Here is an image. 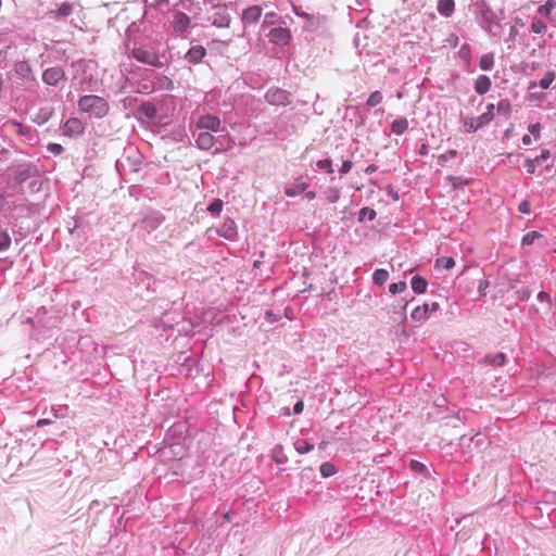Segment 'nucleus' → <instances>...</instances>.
I'll return each instance as SVG.
<instances>
[{
	"mask_svg": "<svg viewBox=\"0 0 556 556\" xmlns=\"http://www.w3.org/2000/svg\"><path fill=\"white\" fill-rule=\"evenodd\" d=\"M78 109L93 118H103L109 114L110 104L100 96L86 94L79 98Z\"/></svg>",
	"mask_w": 556,
	"mask_h": 556,
	"instance_id": "f257e3e1",
	"label": "nucleus"
},
{
	"mask_svg": "<svg viewBox=\"0 0 556 556\" xmlns=\"http://www.w3.org/2000/svg\"><path fill=\"white\" fill-rule=\"evenodd\" d=\"M132 56L141 63L155 66V67H162L163 63L160 60V56L150 50H147L144 48H135L132 50Z\"/></svg>",
	"mask_w": 556,
	"mask_h": 556,
	"instance_id": "f03ea898",
	"label": "nucleus"
},
{
	"mask_svg": "<svg viewBox=\"0 0 556 556\" xmlns=\"http://www.w3.org/2000/svg\"><path fill=\"white\" fill-rule=\"evenodd\" d=\"M265 99L271 105H287L290 103V94L280 88H270L265 93Z\"/></svg>",
	"mask_w": 556,
	"mask_h": 556,
	"instance_id": "7ed1b4c3",
	"label": "nucleus"
},
{
	"mask_svg": "<svg viewBox=\"0 0 556 556\" xmlns=\"http://www.w3.org/2000/svg\"><path fill=\"white\" fill-rule=\"evenodd\" d=\"M220 118L216 115L206 114L201 116L197 122V128L206 131H218L220 129Z\"/></svg>",
	"mask_w": 556,
	"mask_h": 556,
	"instance_id": "20e7f679",
	"label": "nucleus"
},
{
	"mask_svg": "<svg viewBox=\"0 0 556 556\" xmlns=\"http://www.w3.org/2000/svg\"><path fill=\"white\" fill-rule=\"evenodd\" d=\"M85 131V124L78 117L68 118L63 126V135L67 137H77Z\"/></svg>",
	"mask_w": 556,
	"mask_h": 556,
	"instance_id": "39448f33",
	"label": "nucleus"
},
{
	"mask_svg": "<svg viewBox=\"0 0 556 556\" xmlns=\"http://www.w3.org/2000/svg\"><path fill=\"white\" fill-rule=\"evenodd\" d=\"M270 42L278 46H287L291 40V31L288 28H273L268 35Z\"/></svg>",
	"mask_w": 556,
	"mask_h": 556,
	"instance_id": "423d86ee",
	"label": "nucleus"
},
{
	"mask_svg": "<svg viewBox=\"0 0 556 556\" xmlns=\"http://www.w3.org/2000/svg\"><path fill=\"white\" fill-rule=\"evenodd\" d=\"M65 78L64 71L56 66L47 68L42 74V80L50 86L58 85L61 80Z\"/></svg>",
	"mask_w": 556,
	"mask_h": 556,
	"instance_id": "0eeeda50",
	"label": "nucleus"
},
{
	"mask_svg": "<svg viewBox=\"0 0 556 556\" xmlns=\"http://www.w3.org/2000/svg\"><path fill=\"white\" fill-rule=\"evenodd\" d=\"M262 8L260 5H252L243 10L242 22L243 24H252L260 20L262 15Z\"/></svg>",
	"mask_w": 556,
	"mask_h": 556,
	"instance_id": "6e6552de",
	"label": "nucleus"
},
{
	"mask_svg": "<svg viewBox=\"0 0 556 556\" xmlns=\"http://www.w3.org/2000/svg\"><path fill=\"white\" fill-rule=\"evenodd\" d=\"M230 15L225 7H218L214 13L213 25L219 28L228 27L230 24Z\"/></svg>",
	"mask_w": 556,
	"mask_h": 556,
	"instance_id": "1a4fd4ad",
	"label": "nucleus"
},
{
	"mask_svg": "<svg viewBox=\"0 0 556 556\" xmlns=\"http://www.w3.org/2000/svg\"><path fill=\"white\" fill-rule=\"evenodd\" d=\"M308 187V184L303 179L302 176L295 179V181L286 188L285 193L287 197H295L304 192Z\"/></svg>",
	"mask_w": 556,
	"mask_h": 556,
	"instance_id": "9d476101",
	"label": "nucleus"
},
{
	"mask_svg": "<svg viewBox=\"0 0 556 556\" xmlns=\"http://www.w3.org/2000/svg\"><path fill=\"white\" fill-rule=\"evenodd\" d=\"M430 306L428 303L417 306L410 314V318L414 323L421 324L429 318Z\"/></svg>",
	"mask_w": 556,
	"mask_h": 556,
	"instance_id": "9b49d317",
	"label": "nucleus"
},
{
	"mask_svg": "<svg viewBox=\"0 0 556 556\" xmlns=\"http://www.w3.org/2000/svg\"><path fill=\"white\" fill-rule=\"evenodd\" d=\"M73 13V4L70 2H63L59 9L49 13L51 18L60 20L66 17Z\"/></svg>",
	"mask_w": 556,
	"mask_h": 556,
	"instance_id": "f8f14e48",
	"label": "nucleus"
},
{
	"mask_svg": "<svg viewBox=\"0 0 556 556\" xmlns=\"http://www.w3.org/2000/svg\"><path fill=\"white\" fill-rule=\"evenodd\" d=\"M492 83L486 75H480L475 80V90L479 94H484L491 89Z\"/></svg>",
	"mask_w": 556,
	"mask_h": 556,
	"instance_id": "ddd939ff",
	"label": "nucleus"
},
{
	"mask_svg": "<svg viewBox=\"0 0 556 556\" xmlns=\"http://www.w3.org/2000/svg\"><path fill=\"white\" fill-rule=\"evenodd\" d=\"M190 25L189 16L184 12H178L174 17V28L176 31H185Z\"/></svg>",
	"mask_w": 556,
	"mask_h": 556,
	"instance_id": "4468645a",
	"label": "nucleus"
},
{
	"mask_svg": "<svg viewBox=\"0 0 556 556\" xmlns=\"http://www.w3.org/2000/svg\"><path fill=\"white\" fill-rule=\"evenodd\" d=\"M214 136L208 131L201 132L197 138V144L202 150H210L214 146Z\"/></svg>",
	"mask_w": 556,
	"mask_h": 556,
	"instance_id": "2eb2a0df",
	"label": "nucleus"
},
{
	"mask_svg": "<svg viewBox=\"0 0 556 556\" xmlns=\"http://www.w3.org/2000/svg\"><path fill=\"white\" fill-rule=\"evenodd\" d=\"M205 54L206 51L202 46H194L188 51L187 59L190 63H199Z\"/></svg>",
	"mask_w": 556,
	"mask_h": 556,
	"instance_id": "dca6fc26",
	"label": "nucleus"
},
{
	"mask_svg": "<svg viewBox=\"0 0 556 556\" xmlns=\"http://www.w3.org/2000/svg\"><path fill=\"white\" fill-rule=\"evenodd\" d=\"M455 10V2L454 0H439L438 1V12L445 16L450 17Z\"/></svg>",
	"mask_w": 556,
	"mask_h": 556,
	"instance_id": "f3484780",
	"label": "nucleus"
},
{
	"mask_svg": "<svg viewBox=\"0 0 556 556\" xmlns=\"http://www.w3.org/2000/svg\"><path fill=\"white\" fill-rule=\"evenodd\" d=\"M15 74L22 79H28L31 75V67L26 61H20L14 65Z\"/></svg>",
	"mask_w": 556,
	"mask_h": 556,
	"instance_id": "a211bd4d",
	"label": "nucleus"
},
{
	"mask_svg": "<svg viewBox=\"0 0 556 556\" xmlns=\"http://www.w3.org/2000/svg\"><path fill=\"white\" fill-rule=\"evenodd\" d=\"M428 287V282L421 276H414L412 278V289L417 294H422L426 292Z\"/></svg>",
	"mask_w": 556,
	"mask_h": 556,
	"instance_id": "6ab92c4d",
	"label": "nucleus"
},
{
	"mask_svg": "<svg viewBox=\"0 0 556 556\" xmlns=\"http://www.w3.org/2000/svg\"><path fill=\"white\" fill-rule=\"evenodd\" d=\"M408 127V122L406 118L401 117L397 119H394L391 124V130L392 132L396 135H402Z\"/></svg>",
	"mask_w": 556,
	"mask_h": 556,
	"instance_id": "aec40b11",
	"label": "nucleus"
},
{
	"mask_svg": "<svg viewBox=\"0 0 556 556\" xmlns=\"http://www.w3.org/2000/svg\"><path fill=\"white\" fill-rule=\"evenodd\" d=\"M494 65L493 53L483 54L479 60V66L482 71H490Z\"/></svg>",
	"mask_w": 556,
	"mask_h": 556,
	"instance_id": "412c9836",
	"label": "nucleus"
},
{
	"mask_svg": "<svg viewBox=\"0 0 556 556\" xmlns=\"http://www.w3.org/2000/svg\"><path fill=\"white\" fill-rule=\"evenodd\" d=\"M485 363L492 366H503L506 361V356L504 353H496L495 355H488L484 358Z\"/></svg>",
	"mask_w": 556,
	"mask_h": 556,
	"instance_id": "4be33fe9",
	"label": "nucleus"
},
{
	"mask_svg": "<svg viewBox=\"0 0 556 556\" xmlns=\"http://www.w3.org/2000/svg\"><path fill=\"white\" fill-rule=\"evenodd\" d=\"M493 110H494V104H489L486 106V112H484L483 114H481L480 116L477 117L480 127L489 124L493 119V116H494Z\"/></svg>",
	"mask_w": 556,
	"mask_h": 556,
	"instance_id": "5701e85b",
	"label": "nucleus"
},
{
	"mask_svg": "<svg viewBox=\"0 0 556 556\" xmlns=\"http://www.w3.org/2000/svg\"><path fill=\"white\" fill-rule=\"evenodd\" d=\"M389 279V271L386 269H376L372 276V280L376 285L382 286Z\"/></svg>",
	"mask_w": 556,
	"mask_h": 556,
	"instance_id": "b1692460",
	"label": "nucleus"
},
{
	"mask_svg": "<svg viewBox=\"0 0 556 556\" xmlns=\"http://www.w3.org/2000/svg\"><path fill=\"white\" fill-rule=\"evenodd\" d=\"M556 8L555 0H547L543 5L539 7L538 12L546 17H549L552 11Z\"/></svg>",
	"mask_w": 556,
	"mask_h": 556,
	"instance_id": "393cba45",
	"label": "nucleus"
},
{
	"mask_svg": "<svg viewBox=\"0 0 556 556\" xmlns=\"http://www.w3.org/2000/svg\"><path fill=\"white\" fill-rule=\"evenodd\" d=\"M273 459L277 464H283L287 462V456L283 454V448L281 445H277L273 450Z\"/></svg>",
	"mask_w": 556,
	"mask_h": 556,
	"instance_id": "a878e982",
	"label": "nucleus"
},
{
	"mask_svg": "<svg viewBox=\"0 0 556 556\" xmlns=\"http://www.w3.org/2000/svg\"><path fill=\"white\" fill-rule=\"evenodd\" d=\"M531 31L535 34H543L547 29V25L541 20H533L530 25Z\"/></svg>",
	"mask_w": 556,
	"mask_h": 556,
	"instance_id": "bb28decb",
	"label": "nucleus"
},
{
	"mask_svg": "<svg viewBox=\"0 0 556 556\" xmlns=\"http://www.w3.org/2000/svg\"><path fill=\"white\" fill-rule=\"evenodd\" d=\"M437 266H442L445 269H451L455 266V261L453 257L450 256H442L437 258L435 261Z\"/></svg>",
	"mask_w": 556,
	"mask_h": 556,
	"instance_id": "cd10ccee",
	"label": "nucleus"
},
{
	"mask_svg": "<svg viewBox=\"0 0 556 556\" xmlns=\"http://www.w3.org/2000/svg\"><path fill=\"white\" fill-rule=\"evenodd\" d=\"M555 79V73L549 71L547 72L544 77L540 80L539 85L542 89H548L552 83Z\"/></svg>",
	"mask_w": 556,
	"mask_h": 556,
	"instance_id": "c85d7f7f",
	"label": "nucleus"
},
{
	"mask_svg": "<svg viewBox=\"0 0 556 556\" xmlns=\"http://www.w3.org/2000/svg\"><path fill=\"white\" fill-rule=\"evenodd\" d=\"M11 245V237L7 231H0V252L7 251Z\"/></svg>",
	"mask_w": 556,
	"mask_h": 556,
	"instance_id": "c756f323",
	"label": "nucleus"
},
{
	"mask_svg": "<svg viewBox=\"0 0 556 556\" xmlns=\"http://www.w3.org/2000/svg\"><path fill=\"white\" fill-rule=\"evenodd\" d=\"M381 101H382V94H381V92H380V91H374V92H371V93H370V96L368 97V99H367V102H366V103H367V105H368V106L374 108V106H376V105L380 104V103H381Z\"/></svg>",
	"mask_w": 556,
	"mask_h": 556,
	"instance_id": "7c9ffc66",
	"label": "nucleus"
},
{
	"mask_svg": "<svg viewBox=\"0 0 556 556\" xmlns=\"http://www.w3.org/2000/svg\"><path fill=\"white\" fill-rule=\"evenodd\" d=\"M314 448V445L306 441H298L295 443V450L299 454H305L311 452Z\"/></svg>",
	"mask_w": 556,
	"mask_h": 556,
	"instance_id": "2f4dec72",
	"label": "nucleus"
},
{
	"mask_svg": "<svg viewBox=\"0 0 556 556\" xmlns=\"http://www.w3.org/2000/svg\"><path fill=\"white\" fill-rule=\"evenodd\" d=\"M464 126L468 132H475L481 128L477 117L466 119Z\"/></svg>",
	"mask_w": 556,
	"mask_h": 556,
	"instance_id": "473e14b6",
	"label": "nucleus"
},
{
	"mask_svg": "<svg viewBox=\"0 0 556 556\" xmlns=\"http://www.w3.org/2000/svg\"><path fill=\"white\" fill-rule=\"evenodd\" d=\"M407 286L405 281H399L389 286V291L392 294L402 293L406 290Z\"/></svg>",
	"mask_w": 556,
	"mask_h": 556,
	"instance_id": "72a5a7b5",
	"label": "nucleus"
},
{
	"mask_svg": "<svg viewBox=\"0 0 556 556\" xmlns=\"http://www.w3.org/2000/svg\"><path fill=\"white\" fill-rule=\"evenodd\" d=\"M336 467L333 464L331 463H324L321 466H320V473L324 476V477H330L332 475L336 473Z\"/></svg>",
	"mask_w": 556,
	"mask_h": 556,
	"instance_id": "f704fd0d",
	"label": "nucleus"
},
{
	"mask_svg": "<svg viewBox=\"0 0 556 556\" xmlns=\"http://www.w3.org/2000/svg\"><path fill=\"white\" fill-rule=\"evenodd\" d=\"M510 109H511L510 102L507 99L502 100L497 103V112L500 114L507 116L510 113Z\"/></svg>",
	"mask_w": 556,
	"mask_h": 556,
	"instance_id": "c9c22d12",
	"label": "nucleus"
},
{
	"mask_svg": "<svg viewBox=\"0 0 556 556\" xmlns=\"http://www.w3.org/2000/svg\"><path fill=\"white\" fill-rule=\"evenodd\" d=\"M541 237V233L538 231H530L526 233L522 238V244L530 245L532 244L538 238Z\"/></svg>",
	"mask_w": 556,
	"mask_h": 556,
	"instance_id": "e433bc0d",
	"label": "nucleus"
},
{
	"mask_svg": "<svg viewBox=\"0 0 556 556\" xmlns=\"http://www.w3.org/2000/svg\"><path fill=\"white\" fill-rule=\"evenodd\" d=\"M223 202L219 199L214 200L207 207V211L214 215H218L222 212Z\"/></svg>",
	"mask_w": 556,
	"mask_h": 556,
	"instance_id": "4c0bfd02",
	"label": "nucleus"
},
{
	"mask_svg": "<svg viewBox=\"0 0 556 556\" xmlns=\"http://www.w3.org/2000/svg\"><path fill=\"white\" fill-rule=\"evenodd\" d=\"M376 212L371 208H368V207H364L359 212V219L363 220V219H369V220H374L376 218Z\"/></svg>",
	"mask_w": 556,
	"mask_h": 556,
	"instance_id": "58836bf2",
	"label": "nucleus"
},
{
	"mask_svg": "<svg viewBox=\"0 0 556 556\" xmlns=\"http://www.w3.org/2000/svg\"><path fill=\"white\" fill-rule=\"evenodd\" d=\"M316 165L319 169H324L329 174H331L333 172L332 163L328 159L317 161Z\"/></svg>",
	"mask_w": 556,
	"mask_h": 556,
	"instance_id": "ea45409f",
	"label": "nucleus"
},
{
	"mask_svg": "<svg viewBox=\"0 0 556 556\" xmlns=\"http://www.w3.org/2000/svg\"><path fill=\"white\" fill-rule=\"evenodd\" d=\"M340 198V192L338 189L336 188H330L328 191H327V199L329 202L331 203H334L339 200Z\"/></svg>",
	"mask_w": 556,
	"mask_h": 556,
	"instance_id": "a19ab883",
	"label": "nucleus"
},
{
	"mask_svg": "<svg viewBox=\"0 0 556 556\" xmlns=\"http://www.w3.org/2000/svg\"><path fill=\"white\" fill-rule=\"evenodd\" d=\"M456 154H457V151H456V150H450V151H447L446 153L441 154V155L439 156V163H440L441 165H443V164H444V162H446V161H447L448 159H451V157H455V156H456Z\"/></svg>",
	"mask_w": 556,
	"mask_h": 556,
	"instance_id": "79ce46f5",
	"label": "nucleus"
},
{
	"mask_svg": "<svg viewBox=\"0 0 556 556\" xmlns=\"http://www.w3.org/2000/svg\"><path fill=\"white\" fill-rule=\"evenodd\" d=\"M528 130L535 139L540 138L541 125L539 123L529 125Z\"/></svg>",
	"mask_w": 556,
	"mask_h": 556,
	"instance_id": "37998d69",
	"label": "nucleus"
},
{
	"mask_svg": "<svg viewBox=\"0 0 556 556\" xmlns=\"http://www.w3.org/2000/svg\"><path fill=\"white\" fill-rule=\"evenodd\" d=\"M518 210L522 214H529L531 212V204L529 201L523 200L519 203Z\"/></svg>",
	"mask_w": 556,
	"mask_h": 556,
	"instance_id": "c03bdc74",
	"label": "nucleus"
},
{
	"mask_svg": "<svg viewBox=\"0 0 556 556\" xmlns=\"http://www.w3.org/2000/svg\"><path fill=\"white\" fill-rule=\"evenodd\" d=\"M48 150H49L51 153H53V154L58 155V154H61V153L63 152V150H64V149H63V147H62L61 144H59V143H49V144H48Z\"/></svg>",
	"mask_w": 556,
	"mask_h": 556,
	"instance_id": "a18cd8bd",
	"label": "nucleus"
},
{
	"mask_svg": "<svg viewBox=\"0 0 556 556\" xmlns=\"http://www.w3.org/2000/svg\"><path fill=\"white\" fill-rule=\"evenodd\" d=\"M535 164H536L535 160L528 159L525 161V166L529 174H533L535 172Z\"/></svg>",
	"mask_w": 556,
	"mask_h": 556,
	"instance_id": "49530a36",
	"label": "nucleus"
},
{
	"mask_svg": "<svg viewBox=\"0 0 556 556\" xmlns=\"http://www.w3.org/2000/svg\"><path fill=\"white\" fill-rule=\"evenodd\" d=\"M410 468H412V470L417 471V472H422L426 469L425 465L417 460L410 462Z\"/></svg>",
	"mask_w": 556,
	"mask_h": 556,
	"instance_id": "de8ad7c7",
	"label": "nucleus"
},
{
	"mask_svg": "<svg viewBox=\"0 0 556 556\" xmlns=\"http://www.w3.org/2000/svg\"><path fill=\"white\" fill-rule=\"evenodd\" d=\"M489 286H490L489 280L483 279V280H481V281H480L479 287H478V291H479V293H480L482 296H484V295H485V290L489 288Z\"/></svg>",
	"mask_w": 556,
	"mask_h": 556,
	"instance_id": "09e8293b",
	"label": "nucleus"
},
{
	"mask_svg": "<svg viewBox=\"0 0 556 556\" xmlns=\"http://www.w3.org/2000/svg\"><path fill=\"white\" fill-rule=\"evenodd\" d=\"M351 168H352V162L346 160L342 163L340 173L346 174L351 170Z\"/></svg>",
	"mask_w": 556,
	"mask_h": 556,
	"instance_id": "8fccbe9b",
	"label": "nucleus"
},
{
	"mask_svg": "<svg viewBox=\"0 0 556 556\" xmlns=\"http://www.w3.org/2000/svg\"><path fill=\"white\" fill-rule=\"evenodd\" d=\"M549 157V151L548 150H542L541 154L538 155L534 160L536 163L546 161Z\"/></svg>",
	"mask_w": 556,
	"mask_h": 556,
	"instance_id": "3c124183",
	"label": "nucleus"
},
{
	"mask_svg": "<svg viewBox=\"0 0 556 556\" xmlns=\"http://www.w3.org/2000/svg\"><path fill=\"white\" fill-rule=\"evenodd\" d=\"M538 299H539V301H541V302H547L548 304H551V296H549V294H548L547 292H545V291H541V292H539V294H538Z\"/></svg>",
	"mask_w": 556,
	"mask_h": 556,
	"instance_id": "603ef678",
	"label": "nucleus"
},
{
	"mask_svg": "<svg viewBox=\"0 0 556 556\" xmlns=\"http://www.w3.org/2000/svg\"><path fill=\"white\" fill-rule=\"evenodd\" d=\"M303 408H304L303 402L299 401L298 403H295L293 410L295 414H301L303 412Z\"/></svg>",
	"mask_w": 556,
	"mask_h": 556,
	"instance_id": "864d4df0",
	"label": "nucleus"
},
{
	"mask_svg": "<svg viewBox=\"0 0 556 556\" xmlns=\"http://www.w3.org/2000/svg\"><path fill=\"white\" fill-rule=\"evenodd\" d=\"M146 109V114L150 117H153L155 115V109L153 106H143Z\"/></svg>",
	"mask_w": 556,
	"mask_h": 556,
	"instance_id": "5fc2aeb1",
	"label": "nucleus"
},
{
	"mask_svg": "<svg viewBox=\"0 0 556 556\" xmlns=\"http://www.w3.org/2000/svg\"><path fill=\"white\" fill-rule=\"evenodd\" d=\"M49 424H51V420L43 418V419H39L36 425H37V427H43Z\"/></svg>",
	"mask_w": 556,
	"mask_h": 556,
	"instance_id": "6e6d98bb",
	"label": "nucleus"
},
{
	"mask_svg": "<svg viewBox=\"0 0 556 556\" xmlns=\"http://www.w3.org/2000/svg\"><path fill=\"white\" fill-rule=\"evenodd\" d=\"M405 306H406V305H404V306L402 307V309L399 312V319H400V321H401V323H404V321L406 320V315H405V313H404Z\"/></svg>",
	"mask_w": 556,
	"mask_h": 556,
	"instance_id": "4d7b16f0",
	"label": "nucleus"
},
{
	"mask_svg": "<svg viewBox=\"0 0 556 556\" xmlns=\"http://www.w3.org/2000/svg\"><path fill=\"white\" fill-rule=\"evenodd\" d=\"M429 306H430V313L437 312L440 309V304L438 302H432L431 304H429Z\"/></svg>",
	"mask_w": 556,
	"mask_h": 556,
	"instance_id": "13d9d810",
	"label": "nucleus"
},
{
	"mask_svg": "<svg viewBox=\"0 0 556 556\" xmlns=\"http://www.w3.org/2000/svg\"><path fill=\"white\" fill-rule=\"evenodd\" d=\"M532 140H531V137L529 135H525L522 137V143L526 144V146H529L531 144Z\"/></svg>",
	"mask_w": 556,
	"mask_h": 556,
	"instance_id": "bf43d9fd",
	"label": "nucleus"
},
{
	"mask_svg": "<svg viewBox=\"0 0 556 556\" xmlns=\"http://www.w3.org/2000/svg\"><path fill=\"white\" fill-rule=\"evenodd\" d=\"M305 198L308 199V200H313L316 198V192L314 191H308L305 193Z\"/></svg>",
	"mask_w": 556,
	"mask_h": 556,
	"instance_id": "052dcab7",
	"label": "nucleus"
},
{
	"mask_svg": "<svg viewBox=\"0 0 556 556\" xmlns=\"http://www.w3.org/2000/svg\"><path fill=\"white\" fill-rule=\"evenodd\" d=\"M376 170H377V166H375V165H370V166H368V167L366 168V173H367V174H371V173H374V172H376Z\"/></svg>",
	"mask_w": 556,
	"mask_h": 556,
	"instance_id": "680f3d73",
	"label": "nucleus"
},
{
	"mask_svg": "<svg viewBox=\"0 0 556 556\" xmlns=\"http://www.w3.org/2000/svg\"><path fill=\"white\" fill-rule=\"evenodd\" d=\"M276 14L275 13H267L266 16H265V22H267V20H273V17H275Z\"/></svg>",
	"mask_w": 556,
	"mask_h": 556,
	"instance_id": "e2e57ef3",
	"label": "nucleus"
},
{
	"mask_svg": "<svg viewBox=\"0 0 556 556\" xmlns=\"http://www.w3.org/2000/svg\"><path fill=\"white\" fill-rule=\"evenodd\" d=\"M276 14L275 13H267L266 16H265V22H267V20H273V17H275Z\"/></svg>",
	"mask_w": 556,
	"mask_h": 556,
	"instance_id": "0e129e2a",
	"label": "nucleus"
},
{
	"mask_svg": "<svg viewBox=\"0 0 556 556\" xmlns=\"http://www.w3.org/2000/svg\"><path fill=\"white\" fill-rule=\"evenodd\" d=\"M535 86H536V84H535V83H531V84H530V86H529V89H532V88H534Z\"/></svg>",
	"mask_w": 556,
	"mask_h": 556,
	"instance_id": "69168bd1",
	"label": "nucleus"
},
{
	"mask_svg": "<svg viewBox=\"0 0 556 556\" xmlns=\"http://www.w3.org/2000/svg\"><path fill=\"white\" fill-rule=\"evenodd\" d=\"M528 298H529V293L528 292L523 293V298L522 299L527 300Z\"/></svg>",
	"mask_w": 556,
	"mask_h": 556,
	"instance_id": "338daca9",
	"label": "nucleus"
},
{
	"mask_svg": "<svg viewBox=\"0 0 556 556\" xmlns=\"http://www.w3.org/2000/svg\"><path fill=\"white\" fill-rule=\"evenodd\" d=\"M528 298H529V293L528 292L523 293V298L522 299L527 300Z\"/></svg>",
	"mask_w": 556,
	"mask_h": 556,
	"instance_id": "774afa93",
	"label": "nucleus"
}]
</instances>
